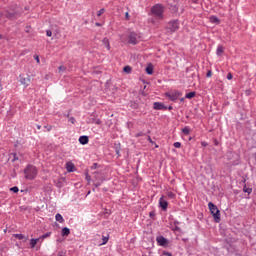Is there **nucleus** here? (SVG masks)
<instances>
[{
  "label": "nucleus",
  "instance_id": "4c0bfd02",
  "mask_svg": "<svg viewBox=\"0 0 256 256\" xmlns=\"http://www.w3.org/2000/svg\"><path fill=\"white\" fill-rule=\"evenodd\" d=\"M125 19H126V20H129V19H130V15H129L128 12L125 13Z\"/></svg>",
  "mask_w": 256,
  "mask_h": 256
},
{
  "label": "nucleus",
  "instance_id": "6e6552de",
  "mask_svg": "<svg viewBox=\"0 0 256 256\" xmlns=\"http://www.w3.org/2000/svg\"><path fill=\"white\" fill-rule=\"evenodd\" d=\"M156 242L159 246H162V247H168L169 245V240L166 239L164 236L156 237Z\"/></svg>",
  "mask_w": 256,
  "mask_h": 256
},
{
  "label": "nucleus",
  "instance_id": "f03ea898",
  "mask_svg": "<svg viewBox=\"0 0 256 256\" xmlns=\"http://www.w3.org/2000/svg\"><path fill=\"white\" fill-rule=\"evenodd\" d=\"M151 13L157 19L163 20L164 19V6H162V4H155V6H152V8H151Z\"/></svg>",
  "mask_w": 256,
  "mask_h": 256
},
{
  "label": "nucleus",
  "instance_id": "72a5a7b5",
  "mask_svg": "<svg viewBox=\"0 0 256 256\" xmlns=\"http://www.w3.org/2000/svg\"><path fill=\"white\" fill-rule=\"evenodd\" d=\"M46 36L47 37H52V31L51 30H47L46 31Z\"/></svg>",
  "mask_w": 256,
  "mask_h": 256
},
{
  "label": "nucleus",
  "instance_id": "f3484780",
  "mask_svg": "<svg viewBox=\"0 0 256 256\" xmlns=\"http://www.w3.org/2000/svg\"><path fill=\"white\" fill-rule=\"evenodd\" d=\"M224 53V47L223 46H218L216 50V54L218 56H221Z\"/></svg>",
  "mask_w": 256,
  "mask_h": 256
},
{
  "label": "nucleus",
  "instance_id": "4be33fe9",
  "mask_svg": "<svg viewBox=\"0 0 256 256\" xmlns=\"http://www.w3.org/2000/svg\"><path fill=\"white\" fill-rule=\"evenodd\" d=\"M166 194H167V197L170 198V199H175L176 198V194H174L171 191H168Z\"/></svg>",
  "mask_w": 256,
  "mask_h": 256
},
{
  "label": "nucleus",
  "instance_id": "79ce46f5",
  "mask_svg": "<svg viewBox=\"0 0 256 256\" xmlns=\"http://www.w3.org/2000/svg\"><path fill=\"white\" fill-rule=\"evenodd\" d=\"M97 166H98V164L94 163V164L92 165L91 169H96Z\"/></svg>",
  "mask_w": 256,
  "mask_h": 256
},
{
  "label": "nucleus",
  "instance_id": "09e8293b",
  "mask_svg": "<svg viewBox=\"0 0 256 256\" xmlns=\"http://www.w3.org/2000/svg\"><path fill=\"white\" fill-rule=\"evenodd\" d=\"M136 136L139 137V136H141V134H137Z\"/></svg>",
  "mask_w": 256,
  "mask_h": 256
},
{
  "label": "nucleus",
  "instance_id": "9b49d317",
  "mask_svg": "<svg viewBox=\"0 0 256 256\" xmlns=\"http://www.w3.org/2000/svg\"><path fill=\"white\" fill-rule=\"evenodd\" d=\"M78 141L81 145H86V144L89 143V137L88 136H81V137H79Z\"/></svg>",
  "mask_w": 256,
  "mask_h": 256
},
{
  "label": "nucleus",
  "instance_id": "c9c22d12",
  "mask_svg": "<svg viewBox=\"0 0 256 256\" xmlns=\"http://www.w3.org/2000/svg\"><path fill=\"white\" fill-rule=\"evenodd\" d=\"M227 79H228V80H232V79H233V75H232L231 73H228V74H227Z\"/></svg>",
  "mask_w": 256,
  "mask_h": 256
},
{
  "label": "nucleus",
  "instance_id": "a18cd8bd",
  "mask_svg": "<svg viewBox=\"0 0 256 256\" xmlns=\"http://www.w3.org/2000/svg\"><path fill=\"white\" fill-rule=\"evenodd\" d=\"M164 254H166L167 256H172V254H171V253H164Z\"/></svg>",
  "mask_w": 256,
  "mask_h": 256
},
{
  "label": "nucleus",
  "instance_id": "ea45409f",
  "mask_svg": "<svg viewBox=\"0 0 256 256\" xmlns=\"http://www.w3.org/2000/svg\"><path fill=\"white\" fill-rule=\"evenodd\" d=\"M201 145H202L203 147H207V146H208V143H207V142H201Z\"/></svg>",
  "mask_w": 256,
  "mask_h": 256
},
{
  "label": "nucleus",
  "instance_id": "9d476101",
  "mask_svg": "<svg viewBox=\"0 0 256 256\" xmlns=\"http://www.w3.org/2000/svg\"><path fill=\"white\" fill-rule=\"evenodd\" d=\"M65 168L67 172H74L75 171V165L72 162H67L65 164Z\"/></svg>",
  "mask_w": 256,
  "mask_h": 256
},
{
  "label": "nucleus",
  "instance_id": "c03bdc74",
  "mask_svg": "<svg viewBox=\"0 0 256 256\" xmlns=\"http://www.w3.org/2000/svg\"><path fill=\"white\" fill-rule=\"evenodd\" d=\"M36 128H37L38 130H40V129H41V126H40V125H36Z\"/></svg>",
  "mask_w": 256,
  "mask_h": 256
},
{
  "label": "nucleus",
  "instance_id": "c756f323",
  "mask_svg": "<svg viewBox=\"0 0 256 256\" xmlns=\"http://www.w3.org/2000/svg\"><path fill=\"white\" fill-rule=\"evenodd\" d=\"M10 191H12L13 193H18L19 188L18 187H12V188H10Z\"/></svg>",
  "mask_w": 256,
  "mask_h": 256
},
{
  "label": "nucleus",
  "instance_id": "ddd939ff",
  "mask_svg": "<svg viewBox=\"0 0 256 256\" xmlns=\"http://www.w3.org/2000/svg\"><path fill=\"white\" fill-rule=\"evenodd\" d=\"M153 108H154L155 110H162V109L164 108V105H163L162 103L155 102V103L153 104Z\"/></svg>",
  "mask_w": 256,
  "mask_h": 256
},
{
  "label": "nucleus",
  "instance_id": "f8f14e48",
  "mask_svg": "<svg viewBox=\"0 0 256 256\" xmlns=\"http://www.w3.org/2000/svg\"><path fill=\"white\" fill-rule=\"evenodd\" d=\"M70 233H71V232H70V229L67 228V227L62 228V230H61V235H62V236H69Z\"/></svg>",
  "mask_w": 256,
  "mask_h": 256
},
{
  "label": "nucleus",
  "instance_id": "8fccbe9b",
  "mask_svg": "<svg viewBox=\"0 0 256 256\" xmlns=\"http://www.w3.org/2000/svg\"><path fill=\"white\" fill-rule=\"evenodd\" d=\"M173 108L172 107H169V110H172Z\"/></svg>",
  "mask_w": 256,
  "mask_h": 256
},
{
  "label": "nucleus",
  "instance_id": "a19ab883",
  "mask_svg": "<svg viewBox=\"0 0 256 256\" xmlns=\"http://www.w3.org/2000/svg\"><path fill=\"white\" fill-rule=\"evenodd\" d=\"M45 128L47 129V131H51L52 130V126H45Z\"/></svg>",
  "mask_w": 256,
  "mask_h": 256
},
{
  "label": "nucleus",
  "instance_id": "cd10ccee",
  "mask_svg": "<svg viewBox=\"0 0 256 256\" xmlns=\"http://www.w3.org/2000/svg\"><path fill=\"white\" fill-rule=\"evenodd\" d=\"M85 179L87 180L88 183L91 182V176L89 175L88 172L85 173Z\"/></svg>",
  "mask_w": 256,
  "mask_h": 256
},
{
  "label": "nucleus",
  "instance_id": "dca6fc26",
  "mask_svg": "<svg viewBox=\"0 0 256 256\" xmlns=\"http://www.w3.org/2000/svg\"><path fill=\"white\" fill-rule=\"evenodd\" d=\"M55 220L57 221V222H60V223H63L65 220H64V218H63V216L61 215V214H59V213H57L56 215H55Z\"/></svg>",
  "mask_w": 256,
  "mask_h": 256
},
{
  "label": "nucleus",
  "instance_id": "4468645a",
  "mask_svg": "<svg viewBox=\"0 0 256 256\" xmlns=\"http://www.w3.org/2000/svg\"><path fill=\"white\" fill-rule=\"evenodd\" d=\"M102 43H103V45L105 46V48H106L107 50H110V49H111L109 39H107V38L103 39Z\"/></svg>",
  "mask_w": 256,
  "mask_h": 256
},
{
  "label": "nucleus",
  "instance_id": "de8ad7c7",
  "mask_svg": "<svg viewBox=\"0 0 256 256\" xmlns=\"http://www.w3.org/2000/svg\"><path fill=\"white\" fill-rule=\"evenodd\" d=\"M3 88H2V85H1V81H0V91L2 90Z\"/></svg>",
  "mask_w": 256,
  "mask_h": 256
},
{
  "label": "nucleus",
  "instance_id": "603ef678",
  "mask_svg": "<svg viewBox=\"0 0 256 256\" xmlns=\"http://www.w3.org/2000/svg\"><path fill=\"white\" fill-rule=\"evenodd\" d=\"M96 25H97V26H100V24H98V23H97Z\"/></svg>",
  "mask_w": 256,
  "mask_h": 256
},
{
  "label": "nucleus",
  "instance_id": "6ab92c4d",
  "mask_svg": "<svg viewBox=\"0 0 256 256\" xmlns=\"http://www.w3.org/2000/svg\"><path fill=\"white\" fill-rule=\"evenodd\" d=\"M38 242H39V239H31L30 240L31 248H35Z\"/></svg>",
  "mask_w": 256,
  "mask_h": 256
},
{
  "label": "nucleus",
  "instance_id": "3c124183",
  "mask_svg": "<svg viewBox=\"0 0 256 256\" xmlns=\"http://www.w3.org/2000/svg\"><path fill=\"white\" fill-rule=\"evenodd\" d=\"M159 146L158 145H155V148H158Z\"/></svg>",
  "mask_w": 256,
  "mask_h": 256
},
{
  "label": "nucleus",
  "instance_id": "37998d69",
  "mask_svg": "<svg viewBox=\"0 0 256 256\" xmlns=\"http://www.w3.org/2000/svg\"><path fill=\"white\" fill-rule=\"evenodd\" d=\"M57 256H65L64 252H58Z\"/></svg>",
  "mask_w": 256,
  "mask_h": 256
},
{
  "label": "nucleus",
  "instance_id": "7c9ffc66",
  "mask_svg": "<svg viewBox=\"0 0 256 256\" xmlns=\"http://www.w3.org/2000/svg\"><path fill=\"white\" fill-rule=\"evenodd\" d=\"M173 146L175 147V148H181V143H179V142H175L174 144H173Z\"/></svg>",
  "mask_w": 256,
  "mask_h": 256
},
{
  "label": "nucleus",
  "instance_id": "1a4fd4ad",
  "mask_svg": "<svg viewBox=\"0 0 256 256\" xmlns=\"http://www.w3.org/2000/svg\"><path fill=\"white\" fill-rule=\"evenodd\" d=\"M168 202L164 199V197H161L159 199V206L161 207L162 210H167L168 208Z\"/></svg>",
  "mask_w": 256,
  "mask_h": 256
},
{
  "label": "nucleus",
  "instance_id": "864d4df0",
  "mask_svg": "<svg viewBox=\"0 0 256 256\" xmlns=\"http://www.w3.org/2000/svg\"><path fill=\"white\" fill-rule=\"evenodd\" d=\"M0 39H2V36L0 35Z\"/></svg>",
  "mask_w": 256,
  "mask_h": 256
},
{
  "label": "nucleus",
  "instance_id": "2f4dec72",
  "mask_svg": "<svg viewBox=\"0 0 256 256\" xmlns=\"http://www.w3.org/2000/svg\"><path fill=\"white\" fill-rule=\"evenodd\" d=\"M34 60L36 61L37 64H40V58L39 56L35 55Z\"/></svg>",
  "mask_w": 256,
  "mask_h": 256
},
{
  "label": "nucleus",
  "instance_id": "b1692460",
  "mask_svg": "<svg viewBox=\"0 0 256 256\" xmlns=\"http://www.w3.org/2000/svg\"><path fill=\"white\" fill-rule=\"evenodd\" d=\"M14 237L18 240H23L25 239V236L23 234H15Z\"/></svg>",
  "mask_w": 256,
  "mask_h": 256
},
{
  "label": "nucleus",
  "instance_id": "aec40b11",
  "mask_svg": "<svg viewBox=\"0 0 256 256\" xmlns=\"http://www.w3.org/2000/svg\"><path fill=\"white\" fill-rule=\"evenodd\" d=\"M196 96V92H190L188 94L185 95L186 99H192Z\"/></svg>",
  "mask_w": 256,
  "mask_h": 256
},
{
  "label": "nucleus",
  "instance_id": "423d86ee",
  "mask_svg": "<svg viewBox=\"0 0 256 256\" xmlns=\"http://www.w3.org/2000/svg\"><path fill=\"white\" fill-rule=\"evenodd\" d=\"M165 96L168 97L171 101H176L179 97L182 96V93L179 91H172L165 93Z\"/></svg>",
  "mask_w": 256,
  "mask_h": 256
},
{
  "label": "nucleus",
  "instance_id": "f257e3e1",
  "mask_svg": "<svg viewBox=\"0 0 256 256\" xmlns=\"http://www.w3.org/2000/svg\"><path fill=\"white\" fill-rule=\"evenodd\" d=\"M208 208H209L210 213L213 216L214 221L216 223H219L221 221V212L218 209V207L215 204H213L212 202H210V203H208Z\"/></svg>",
  "mask_w": 256,
  "mask_h": 256
},
{
  "label": "nucleus",
  "instance_id": "f704fd0d",
  "mask_svg": "<svg viewBox=\"0 0 256 256\" xmlns=\"http://www.w3.org/2000/svg\"><path fill=\"white\" fill-rule=\"evenodd\" d=\"M213 75L212 71H208L207 74H206V77L207 78H211Z\"/></svg>",
  "mask_w": 256,
  "mask_h": 256
},
{
  "label": "nucleus",
  "instance_id": "39448f33",
  "mask_svg": "<svg viewBox=\"0 0 256 256\" xmlns=\"http://www.w3.org/2000/svg\"><path fill=\"white\" fill-rule=\"evenodd\" d=\"M179 28L180 24L177 20L169 22L166 27L167 31L170 33H175L177 30H179Z\"/></svg>",
  "mask_w": 256,
  "mask_h": 256
},
{
  "label": "nucleus",
  "instance_id": "7ed1b4c3",
  "mask_svg": "<svg viewBox=\"0 0 256 256\" xmlns=\"http://www.w3.org/2000/svg\"><path fill=\"white\" fill-rule=\"evenodd\" d=\"M37 174H38V170L34 166L28 165L24 169L25 178L28 180H34L36 178Z\"/></svg>",
  "mask_w": 256,
  "mask_h": 256
},
{
  "label": "nucleus",
  "instance_id": "0eeeda50",
  "mask_svg": "<svg viewBox=\"0 0 256 256\" xmlns=\"http://www.w3.org/2000/svg\"><path fill=\"white\" fill-rule=\"evenodd\" d=\"M19 78H20L19 82L24 88H27L30 85V83H31L30 76L24 77V76L20 75Z\"/></svg>",
  "mask_w": 256,
  "mask_h": 256
},
{
  "label": "nucleus",
  "instance_id": "58836bf2",
  "mask_svg": "<svg viewBox=\"0 0 256 256\" xmlns=\"http://www.w3.org/2000/svg\"><path fill=\"white\" fill-rule=\"evenodd\" d=\"M148 141H149V143H151V144H155V142L152 140V138H151L150 136H148Z\"/></svg>",
  "mask_w": 256,
  "mask_h": 256
},
{
  "label": "nucleus",
  "instance_id": "393cba45",
  "mask_svg": "<svg viewBox=\"0 0 256 256\" xmlns=\"http://www.w3.org/2000/svg\"><path fill=\"white\" fill-rule=\"evenodd\" d=\"M243 191H244L245 193L251 194L252 191H253V189L247 188L246 186H244Z\"/></svg>",
  "mask_w": 256,
  "mask_h": 256
},
{
  "label": "nucleus",
  "instance_id": "412c9836",
  "mask_svg": "<svg viewBox=\"0 0 256 256\" xmlns=\"http://www.w3.org/2000/svg\"><path fill=\"white\" fill-rule=\"evenodd\" d=\"M109 241V236L102 237V243L99 246L106 245Z\"/></svg>",
  "mask_w": 256,
  "mask_h": 256
},
{
  "label": "nucleus",
  "instance_id": "473e14b6",
  "mask_svg": "<svg viewBox=\"0 0 256 256\" xmlns=\"http://www.w3.org/2000/svg\"><path fill=\"white\" fill-rule=\"evenodd\" d=\"M68 121H69L70 123H72V124H75L76 119H75L74 117H71V118L68 119Z\"/></svg>",
  "mask_w": 256,
  "mask_h": 256
},
{
  "label": "nucleus",
  "instance_id": "5701e85b",
  "mask_svg": "<svg viewBox=\"0 0 256 256\" xmlns=\"http://www.w3.org/2000/svg\"><path fill=\"white\" fill-rule=\"evenodd\" d=\"M123 71H124L125 73H127V74H130V73L132 72V68H131L130 66H125V67L123 68Z\"/></svg>",
  "mask_w": 256,
  "mask_h": 256
},
{
  "label": "nucleus",
  "instance_id": "c85d7f7f",
  "mask_svg": "<svg viewBox=\"0 0 256 256\" xmlns=\"http://www.w3.org/2000/svg\"><path fill=\"white\" fill-rule=\"evenodd\" d=\"M105 13V9H100L98 12H97V17H101L102 14Z\"/></svg>",
  "mask_w": 256,
  "mask_h": 256
},
{
  "label": "nucleus",
  "instance_id": "e433bc0d",
  "mask_svg": "<svg viewBox=\"0 0 256 256\" xmlns=\"http://www.w3.org/2000/svg\"><path fill=\"white\" fill-rule=\"evenodd\" d=\"M50 235H51V233H46V234L42 235L41 238L45 239V238L49 237Z\"/></svg>",
  "mask_w": 256,
  "mask_h": 256
},
{
  "label": "nucleus",
  "instance_id": "2eb2a0df",
  "mask_svg": "<svg viewBox=\"0 0 256 256\" xmlns=\"http://www.w3.org/2000/svg\"><path fill=\"white\" fill-rule=\"evenodd\" d=\"M145 71L148 75H152L154 73V68L152 65H149L146 67Z\"/></svg>",
  "mask_w": 256,
  "mask_h": 256
},
{
  "label": "nucleus",
  "instance_id": "49530a36",
  "mask_svg": "<svg viewBox=\"0 0 256 256\" xmlns=\"http://www.w3.org/2000/svg\"><path fill=\"white\" fill-rule=\"evenodd\" d=\"M180 101H181V102H184V101H185V98H181Z\"/></svg>",
  "mask_w": 256,
  "mask_h": 256
},
{
  "label": "nucleus",
  "instance_id": "20e7f679",
  "mask_svg": "<svg viewBox=\"0 0 256 256\" xmlns=\"http://www.w3.org/2000/svg\"><path fill=\"white\" fill-rule=\"evenodd\" d=\"M128 44L137 45L140 41V35L135 32H129L127 34Z\"/></svg>",
  "mask_w": 256,
  "mask_h": 256
},
{
  "label": "nucleus",
  "instance_id": "bb28decb",
  "mask_svg": "<svg viewBox=\"0 0 256 256\" xmlns=\"http://www.w3.org/2000/svg\"><path fill=\"white\" fill-rule=\"evenodd\" d=\"M66 67L65 66H59L58 67V72L61 73V72H65L66 71Z\"/></svg>",
  "mask_w": 256,
  "mask_h": 256
},
{
  "label": "nucleus",
  "instance_id": "a211bd4d",
  "mask_svg": "<svg viewBox=\"0 0 256 256\" xmlns=\"http://www.w3.org/2000/svg\"><path fill=\"white\" fill-rule=\"evenodd\" d=\"M210 22H212L214 24H219L220 20H219V18L212 16V17H210Z\"/></svg>",
  "mask_w": 256,
  "mask_h": 256
},
{
  "label": "nucleus",
  "instance_id": "a878e982",
  "mask_svg": "<svg viewBox=\"0 0 256 256\" xmlns=\"http://www.w3.org/2000/svg\"><path fill=\"white\" fill-rule=\"evenodd\" d=\"M182 132L185 134V135H189L190 134V129L188 127H185L182 129Z\"/></svg>",
  "mask_w": 256,
  "mask_h": 256
}]
</instances>
